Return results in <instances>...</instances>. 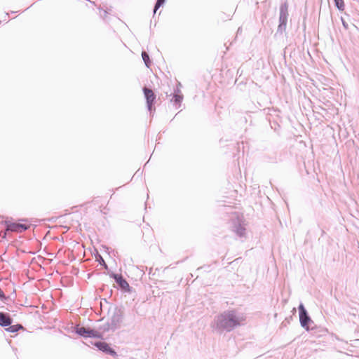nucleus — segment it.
I'll return each mask as SVG.
<instances>
[{"label":"nucleus","instance_id":"1","mask_svg":"<svg viewBox=\"0 0 359 359\" xmlns=\"http://www.w3.org/2000/svg\"><path fill=\"white\" fill-rule=\"evenodd\" d=\"M243 319L236 316L234 311L224 312L217 318V326L219 328L226 330L228 331L233 329L234 327L240 325V322Z\"/></svg>","mask_w":359,"mask_h":359},{"label":"nucleus","instance_id":"2","mask_svg":"<svg viewBox=\"0 0 359 359\" xmlns=\"http://www.w3.org/2000/svg\"><path fill=\"white\" fill-rule=\"evenodd\" d=\"M20 222H6V231L22 233L30 227V224H29L27 220L22 219L20 220Z\"/></svg>","mask_w":359,"mask_h":359},{"label":"nucleus","instance_id":"3","mask_svg":"<svg viewBox=\"0 0 359 359\" xmlns=\"http://www.w3.org/2000/svg\"><path fill=\"white\" fill-rule=\"evenodd\" d=\"M143 92H144L146 100H147V104L148 107V109L149 111H151L154 100L156 99V95L152 90L147 88H144Z\"/></svg>","mask_w":359,"mask_h":359},{"label":"nucleus","instance_id":"4","mask_svg":"<svg viewBox=\"0 0 359 359\" xmlns=\"http://www.w3.org/2000/svg\"><path fill=\"white\" fill-rule=\"evenodd\" d=\"M77 333L80 335L85 336V337H97L100 338L101 334L99 332L91 330V329H87L83 327L78 328L77 329Z\"/></svg>","mask_w":359,"mask_h":359},{"label":"nucleus","instance_id":"5","mask_svg":"<svg viewBox=\"0 0 359 359\" xmlns=\"http://www.w3.org/2000/svg\"><path fill=\"white\" fill-rule=\"evenodd\" d=\"M94 345L100 351L109 353L113 356L116 355V353L104 341H97Z\"/></svg>","mask_w":359,"mask_h":359},{"label":"nucleus","instance_id":"6","mask_svg":"<svg viewBox=\"0 0 359 359\" xmlns=\"http://www.w3.org/2000/svg\"><path fill=\"white\" fill-rule=\"evenodd\" d=\"M93 203L97 205H99L100 211L103 214H107L110 208H109V201H107L104 205L102 201L100 199H95Z\"/></svg>","mask_w":359,"mask_h":359},{"label":"nucleus","instance_id":"7","mask_svg":"<svg viewBox=\"0 0 359 359\" xmlns=\"http://www.w3.org/2000/svg\"><path fill=\"white\" fill-rule=\"evenodd\" d=\"M299 320L302 327L309 329V323L311 321L310 318L308 316L306 311H303L302 313H299Z\"/></svg>","mask_w":359,"mask_h":359},{"label":"nucleus","instance_id":"8","mask_svg":"<svg viewBox=\"0 0 359 359\" xmlns=\"http://www.w3.org/2000/svg\"><path fill=\"white\" fill-rule=\"evenodd\" d=\"M114 279L116 282L123 289H127L129 287V284L128 282L123 278L121 275H115Z\"/></svg>","mask_w":359,"mask_h":359},{"label":"nucleus","instance_id":"9","mask_svg":"<svg viewBox=\"0 0 359 359\" xmlns=\"http://www.w3.org/2000/svg\"><path fill=\"white\" fill-rule=\"evenodd\" d=\"M11 319L8 316L4 313H0V325L1 326H8L11 324Z\"/></svg>","mask_w":359,"mask_h":359},{"label":"nucleus","instance_id":"10","mask_svg":"<svg viewBox=\"0 0 359 359\" xmlns=\"http://www.w3.org/2000/svg\"><path fill=\"white\" fill-rule=\"evenodd\" d=\"M180 93V90H177L174 95V102L176 104H179L182 102V101L183 100V96Z\"/></svg>","mask_w":359,"mask_h":359},{"label":"nucleus","instance_id":"11","mask_svg":"<svg viewBox=\"0 0 359 359\" xmlns=\"http://www.w3.org/2000/svg\"><path fill=\"white\" fill-rule=\"evenodd\" d=\"M142 59L145 63V65L147 67H150V65H151V62H150V59H149V55L143 51L142 53Z\"/></svg>","mask_w":359,"mask_h":359},{"label":"nucleus","instance_id":"12","mask_svg":"<svg viewBox=\"0 0 359 359\" xmlns=\"http://www.w3.org/2000/svg\"><path fill=\"white\" fill-rule=\"evenodd\" d=\"M22 328H23V327L21 325H11L9 327H8L6 329V330L9 332H15Z\"/></svg>","mask_w":359,"mask_h":359},{"label":"nucleus","instance_id":"13","mask_svg":"<svg viewBox=\"0 0 359 359\" xmlns=\"http://www.w3.org/2000/svg\"><path fill=\"white\" fill-rule=\"evenodd\" d=\"M335 5L339 11H343L345 8L344 0H334Z\"/></svg>","mask_w":359,"mask_h":359},{"label":"nucleus","instance_id":"14","mask_svg":"<svg viewBox=\"0 0 359 359\" xmlns=\"http://www.w3.org/2000/svg\"><path fill=\"white\" fill-rule=\"evenodd\" d=\"M165 2V0H157V2L155 5L154 13L158 9V8Z\"/></svg>","mask_w":359,"mask_h":359},{"label":"nucleus","instance_id":"15","mask_svg":"<svg viewBox=\"0 0 359 359\" xmlns=\"http://www.w3.org/2000/svg\"><path fill=\"white\" fill-rule=\"evenodd\" d=\"M245 229L241 226V227H239L237 229V233L238 235H240L241 236H244L245 235Z\"/></svg>","mask_w":359,"mask_h":359},{"label":"nucleus","instance_id":"16","mask_svg":"<svg viewBox=\"0 0 359 359\" xmlns=\"http://www.w3.org/2000/svg\"><path fill=\"white\" fill-rule=\"evenodd\" d=\"M303 311H306L302 305L299 306V313H302Z\"/></svg>","mask_w":359,"mask_h":359},{"label":"nucleus","instance_id":"17","mask_svg":"<svg viewBox=\"0 0 359 359\" xmlns=\"http://www.w3.org/2000/svg\"><path fill=\"white\" fill-rule=\"evenodd\" d=\"M4 295V292L1 291V290L0 289V298L1 297H3Z\"/></svg>","mask_w":359,"mask_h":359}]
</instances>
